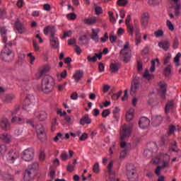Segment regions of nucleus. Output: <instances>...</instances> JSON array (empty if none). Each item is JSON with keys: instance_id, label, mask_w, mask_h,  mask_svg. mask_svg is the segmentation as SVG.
<instances>
[{"instance_id": "1", "label": "nucleus", "mask_w": 181, "mask_h": 181, "mask_svg": "<svg viewBox=\"0 0 181 181\" xmlns=\"http://www.w3.org/2000/svg\"><path fill=\"white\" fill-rule=\"evenodd\" d=\"M133 124H130L129 125L124 124L122 127V131L120 134V147L122 148L123 150L120 152V159H125V156H127V153L129 152L131 150V144H127V142L124 141L125 138H129L131 135V129L132 128Z\"/></svg>"}, {"instance_id": "2", "label": "nucleus", "mask_w": 181, "mask_h": 181, "mask_svg": "<svg viewBox=\"0 0 181 181\" xmlns=\"http://www.w3.org/2000/svg\"><path fill=\"white\" fill-rule=\"evenodd\" d=\"M53 87H54V78L50 76V75H46L42 80V85L40 90L45 94H49L53 91Z\"/></svg>"}, {"instance_id": "3", "label": "nucleus", "mask_w": 181, "mask_h": 181, "mask_svg": "<svg viewBox=\"0 0 181 181\" xmlns=\"http://www.w3.org/2000/svg\"><path fill=\"white\" fill-rule=\"evenodd\" d=\"M4 48L2 49L1 53V58L3 62H12L13 60L14 54L12 50L9 49V46H12V42H8V43L4 44Z\"/></svg>"}, {"instance_id": "4", "label": "nucleus", "mask_w": 181, "mask_h": 181, "mask_svg": "<svg viewBox=\"0 0 181 181\" xmlns=\"http://www.w3.org/2000/svg\"><path fill=\"white\" fill-rule=\"evenodd\" d=\"M39 163L37 162L33 163V164L28 165V168L24 173V180L25 181H33L35 179V171L38 169Z\"/></svg>"}, {"instance_id": "5", "label": "nucleus", "mask_w": 181, "mask_h": 181, "mask_svg": "<svg viewBox=\"0 0 181 181\" xmlns=\"http://www.w3.org/2000/svg\"><path fill=\"white\" fill-rule=\"evenodd\" d=\"M27 124H30V125H31V127H35L36 132H37L39 139L40 141H45L46 132L45 131V127H43V125L36 124L35 119L27 120Z\"/></svg>"}, {"instance_id": "6", "label": "nucleus", "mask_w": 181, "mask_h": 181, "mask_svg": "<svg viewBox=\"0 0 181 181\" xmlns=\"http://www.w3.org/2000/svg\"><path fill=\"white\" fill-rule=\"evenodd\" d=\"M121 56L124 58L125 63H128L131 59V49L129 48V42H126L123 48L120 51Z\"/></svg>"}, {"instance_id": "7", "label": "nucleus", "mask_w": 181, "mask_h": 181, "mask_svg": "<svg viewBox=\"0 0 181 181\" xmlns=\"http://www.w3.org/2000/svg\"><path fill=\"white\" fill-rule=\"evenodd\" d=\"M34 151L32 148H27L23 151L22 159L25 162H30L33 159Z\"/></svg>"}, {"instance_id": "8", "label": "nucleus", "mask_w": 181, "mask_h": 181, "mask_svg": "<svg viewBox=\"0 0 181 181\" xmlns=\"http://www.w3.org/2000/svg\"><path fill=\"white\" fill-rule=\"evenodd\" d=\"M18 158H19V153L13 150L10 151L6 156V159L9 163H15V160Z\"/></svg>"}, {"instance_id": "9", "label": "nucleus", "mask_w": 181, "mask_h": 181, "mask_svg": "<svg viewBox=\"0 0 181 181\" xmlns=\"http://www.w3.org/2000/svg\"><path fill=\"white\" fill-rule=\"evenodd\" d=\"M114 166V162L110 161L107 165V173L109 177L107 181H115V171L112 170V167Z\"/></svg>"}, {"instance_id": "10", "label": "nucleus", "mask_w": 181, "mask_h": 181, "mask_svg": "<svg viewBox=\"0 0 181 181\" xmlns=\"http://www.w3.org/2000/svg\"><path fill=\"white\" fill-rule=\"evenodd\" d=\"M34 106H35V103L30 101V98H29V96H27L25 100H24V103L23 105V110L29 112L30 111L31 109L33 108Z\"/></svg>"}, {"instance_id": "11", "label": "nucleus", "mask_w": 181, "mask_h": 181, "mask_svg": "<svg viewBox=\"0 0 181 181\" xmlns=\"http://www.w3.org/2000/svg\"><path fill=\"white\" fill-rule=\"evenodd\" d=\"M158 86L160 87L158 93L160 94L161 98H163V100H165V98H166V83L163 81H160L158 83Z\"/></svg>"}, {"instance_id": "12", "label": "nucleus", "mask_w": 181, "mask_h": 181, "mask_svg": "<svg viewBox=\"0 0 181 181\" xmlns=\"http://www.w3.org/2000/svg\"><path fill=\"white\" fill-rule=\"evenodd\" d=\"M149 124H151V121L147 117H141L139 121V127H140L141 129L148 128V127H149Z\"/></svg>"}, {"instance_id": "13", "label": "nucleus", "mask_w": 181, "mask_h": 181, "mask_svg": "<svg viewBox=\"0 0 181 181\" xmlns=\"http://www.w3.org/2000/svg\"><path fill=\"white\" fill-rule=\"evenodd\" d=\"M0 127L3 131H8L11 129V123L6 118H2L0 122Z\"/></svg>"}, {"instance_id": "14", "label": "nucleus", "mask_w": 181, "mask_h": 181, "mask_svg": "<svg viewBox=\"0 0 181 181\" xmlns=\"http://www.w3.org/2000/svg\"><path fill=\"white\" fill-rule=\"evenodd\" d=\"M174 4L175 15L179 16L180 15L181 3L180 0H171Z\"/></svg>"}, {"instance_id": "15", "label": "nucleus", "mask_w": 181, "mask_h": 181, "mask_svg": "<svg viewBox=\"0 0 181 181\" xmlns=\"http://www.w3.org/2000/svg\"><path fill=\"white\" fill-rule=\"evenodd\" d=\"M49 43L52 49H57L59 47V38L56 36H49Z\"/></svg>"}, {"instance_id": "16", "label": "nucleus", "mask_w": 181, "mask_h": 181, "mask_svg": "<svg viewBox=\"0 0 181 181\" xmlns=\"http://www.w3.org/2000/svg\"><path fill=\"white\" fill-rule=\"evenodd\" d=\"M148 22H149V13H144L141 18V26H143V28H146V26H148Z\"/></svg>"}, {"instance_id": "17", "label": "nucleus", "mask_w": 181, "mask_h": 181, "mask_svg": "<svg viewBox=\"0 0 181 181\" xmlns=\"http://www.w3.org/2000/svg\"><path fill=\"white\" fill-rule=\"evenodd\" d=\"M50 33V36H56V28L53 25H48L44 28V35H47Z\"/></svg>"}, {"instance_id": "18", "label": "nucleus", "mask_w": 181, "mask_h": 181, "mask_svg": "<svg viewBox=\"0 0 181 181\" xmlns=\"http://www.w3.org/2000/svg\"><path fill=\"white\" fill-rule=\"evenodd\" d=\"M79 124L81 125H86V124L90 125V124H91V119L88 114H86L81 118Z\"/></svg>"}, {"instance_id": "19", "label": "nucleus", "mask_w": 181, "mask_h": 181, "mask_svg": "<svg viewBox=\"0 0 181 181\" xmlns=\"http://www.w3.org/2000/svg\"><path fill=\"white\" fill-rule=\"evenodd\" d=\"M8 31L5 27H0V34L1 35L2 40L4 44L9 43L8 42V37L6 36Z\"/></svg>"}, {"instance_id": "20", "label": "nucleus", "mask_w": 181, "mask_h": 181, "mask_svg": "<svg viewBox=\"0 0 181 181\" xmlns=\"http://www.w3.org/2000/svg\"><path fill=\"white\" fill-rule=\"evenodd\" d=\"M83 74L84 73L81 70L76 71V72L73 75L75 81H76V83H78L80 80H81V78H83Z\"/></svg>"}, {"instance_id": "21", "label": "nucleus", "mask_w": 181, "mask_h": 181, "mask_svg": "<svg viewBox=\"0 0 181 181\" xmlns=\"http://www.w3.org/2000/svg\"><path fill=\"white\" fill-rule=\"evenodd\" d=\"M100 33V29L96 28L92 29V34L90 35V39H92V40H94V42H98V33Z\"/></svg>"}, {"instance_id": "22", "label": "nucleus", "mask_w": 181, "mask_h": 181, "mask_svg": "<svg viewBox=\"0 0 181 181\" xmlns=\"http://www.w3.org/2000/svg\"><path fill=\"white\" fill-rule=\"evenodd\" d=\"M127 179L129 181H137L138 180V173L134 171L130 173H127Z\"/></svg>"}, {"instance_id": "23", "label": "nucleus", "mask_w": 181, "mask_h": 181, "mask_svg": "<svg viewBox=\"0 0 181 181\" xmlns=\"http://www.w3.org/2000/svg\"><path fill=\"white\" fill-rule=\"evenodd\" d=\"M15 28L18 31V33H23L25 32V27H23V24L20 21H16L15 23Z\"/></svg>"}, {"instance_id": "24", "label": "nucleus", "mask_w": 181, "mask_h": 181, "mask_svg": "<svg viewBox=\"0 0 181 181\" xmlns=\"http://www.w3.org/2000/svg\"><path fill=\"white\" fill-rule=\"evenodd\" d=\"M85 25H95L97 23V17L86 18L83 20Z\"/></svg>"}, {"instance_id": "25", "label": "nucleus", "mask_w": 181, "mask_h": 181, "mask_svg": "<svg viewBox=\"0 0 181 181\" xmlns=\"http://www.w3.org/2000/svg\"><path fill=\"white\" fill-rule=\"evenodd\" d=\"M158 46L165 52H168V50H169V47H170V43L169 41H162L158 43Z\"/></svg>"}, {"instance_id": "26", "label": "nucleus", "mask_w": 181, "mask_h": 181, "mask_svg": "<svg viewBox=\"0 0 181 181\" xmlns=\"http://www.w3.org/2000/svg\"><path fill=\"white\" fill-rule=\"evenodd\" d=\"M139 88V82L137 80H134L132 83L131 94H134L136 90Z\"/></svg>"}, {"instance_id": "27", "label": "nucleus", "mask_w": 181, "mask_h": 181, "mask_svg": "<svg viewBox=\"0 0 181 181\" xmlns=\"http://www.w3.org/2000/svg\"><path fill=\"white\" fill-rule=\"evenodd\" d=\"M35 116L39 119V121H45L47 118V114L46 112H40V113H35Z\"/></svg>"}, {"instance_id": "28", "label": "nucleus", "mask_w": 181, "mask_h": 181, "mask_svg": "<svg viewBox=\"0 0 181 181\" xmlns=\"http://www.w3.org/2000/svg\"><path fill=\"white\" fill-rule=\"evenodd\" d=\"M152 122L154 125H160V122L163 121L162 116L158 115V116H154L152 117Z\"/></svg>"}, {"instance_id": "29", "label": "nucleus", "mask_w": 181, "mask_h": 181, "mask_svg": "<svg viewBox=\"0 0 181 181\" xmlns=\"http://www.w3.org/2000/svg\"><path fill=\"white\" fill-rule=\"evenodd\" d=\"M11 136L8 133H4L0 136V139L6 144H9V142H11Z\"/></svg>"}, {"instance_id": "30", "label": "nucleus", "mask_w": 181, "mask_h": 181, "mask_svg": "<svg viewBox=\"0 0 181 181\" xmlns=\"http://www.w3.org/2000/svg\"><path fill=\"white\" fill-rule=\"evenodd\" d=\"M134 112H135V110L134 108H130L127 112L126 113V119L127 121H132V119L134 118Z\"/></svg>"}, {"instance_id": "31", "label": "nucleus", "mask_w": 181, "mask_h": 181, "mask_svg": "<svg viewBox=\"0 0 181 181\" xmlns=\"http://www.w3.org/2000/svg\"><path fill=\"white\" fill-rule=\"evenodd\" d=\"M97 57L99 59V60L100 59H102L103 58V53H100V54L95 53V56H93L92 57H91V56L89 55V56H88V62H97Z\"/></svg>"}, {"instance_id": "32", "label": "nucleus", "mask_w": 181, "mask_h": 181, "mask_svg": "<svg viewBox=\"0 0 181 181\" xmlns=\"http://www.w3.org/2000/svg\"><path fill=\"white\" fill-rule=\"evenodd\" d=\"M170 162V157L168 156V153H165L163 156V168H168V166H169Z\"/></svg>"}, {"instance_id": "33", "label": "nucleus", "mask_w": 181, "mask_h": 181, "mask_svg": "<svg viewBox=\"0 0 181 181\" xmlns=\"http://www.w3.org/2000/svg\"><path fill=\"white\" fill-rule=\"evenodd\" d=\"M13 98H15V95L13 94H8L4 96L3 101L6 104H9V103H12Z\"/></svg>"}, {"instance_id": "34", "label": "nucleus", "mask_w": 181, "mask_h": 181, "mask_svg": "<svg viewBox=\"0 0 181 181\" xmlns=\"http://www.w3.org/2000/svg\"><path fill=\"white\" fill-rule=\"evenodd\" d=\"M118 70H119V64L112 63L110 64V71L112 73H118Z\"/></svg>"}, {"instance_id": "35", "label": "nucleus", "mask_w": 181, "mask_h": 181, "mask_svg": "<svg viewBox=\"0 0 181 181\" xmlns=\"http://www.w3.org/2000/svg\"><path fill=\"white\" fill-rule=\"evenodd\" d=\"M50 71V66L45 65L43 66L42 69L38 73L40 76H43V74H46V73H49Z\"/></svg>"}, {"instance_id": "36", "label": "nucleus", "mask_w": 181, "mask_h": 181, "mask_svg": "<svg viewBox=\"0 0 181 181\" xmlns=\"http://www.w3.org/2000/svg\"><path fill=\"white\" fill-rule=\"evenodd\" d=\"M126 169L127 170V173H132V172H136V168L135 165H134V164H127Z\"/></svg>"}, {"instance_id": "37", "label": "nucleus", "mask_w": 181, "mask_h": 181, "mask_svg": "<svg viewBox=\"0 0 181 181\" xmlns=\"http://www.w3.org/2000/svg\"><path fill=\"white\" fill-rule=\"evenodd\" d=\"M173 109V100L169 101L165 105V114H168L170 110Z\"/></svg>"}, {"instance_id": "38", "label": "nucleus", "mask_w": 181, "mask_h": 181, "mask_svg": "<svg viewBox=\"0 0 181 181\" xmlns=\"http://www.w3.org/2000/svg\"><path fill=\"white\" fill-rule=\"evenodd\" d=\"M119 108L118 107H115L113 110V118H115V119H116V121H118L119 118Z\"/></svg>"}, {"instance_id": "39", "label": "nucleus", "mask_w": 181, "mask_h": 181, "mask_svg": "<svg viewBox=\"0 0 181 181\" xmlns=\"http://www.w3.org/2000/svg\"><path fill=\"white\" fill-rule=\"evenodd\" d=\"M126 26L127 28V32L130 36H134V25H132V24H127Z\"/></svg>"}, {"instance_id": "40", "label": "nucleus", "mask_w": 181, "mask_h": 181, "mask_svg": "<svg viewBox=\"0 0 181 181\" xmlns=\"http://www.w3.org/2000/svg\"><path fill=\"white\" fill-rule=\"evenodd\" d=\"M181 57V53L178 52L176 56L174 58V62L175 63V66H180V64L179 63Z\"/></svg>"}, {"instance_id": "41", "label": "nucleus", "mask_w": 181, "mask_h": 181, "mask_svg": "<svg viewBox=\"0 0 181 181\" xmlns=\"http://www.w3.org/2000/svg\"><path fill=\"white\" fill-rule=\"evenodd\" d=\"M60 159L63 161L67 160L69 159V154L66 151H63L60 155Z\"/></svg>"}, {"instance_id": "42", "label": "nucleus", "mask_w": 181, "mask_h": 181, "mask_svg": "<svg viewBox=\"0 0 181 181\" xmlns=\"http://www.w3.org/2000/svg\"><path fill=\"white\" fill-rule=\"evenodd\" d=\"M66 18L69 19V21H74L76 19L77 15H76L74 13H70L66 15Z\"/></svg>"}, {"instance_id": "43", "label": "nucleus", "mask_w": 181, "mask_h": 181, "mask_svg": "<svg viewBox=\"0 0 181 181\" xmlns=\"http://www.w3.org/2000/svg\"><path fill=\"white\" fill-rule=\"evenodd\" d=\"M170 73H171L170 66H168L164 69L163 74L164 76H165V77H169V76H170Z\"/></svg>"}, {"instance_id": "44", "label": "nucleus", "mask_w": 181, "mask_h": 181, "mask_svg": "<svg viewBox=\"0 0 181 181\" xmlns=\"http://www.w3.org/2000/svg\"><path fill=\"white\" fill-rule=\"evenodd\" d=\"M11 122L13 124L17 122L18 124H22V118L13 116L11 119Z\"/></svg>"}, {"instance_id": "45", "label": "nucleus", "mask_w": 181, "mask_h": 181, "mask_svg": "<svg viewBox=\"0 0 181 181\" xmlns=\"http://www.w3.org/2000/svg\"><path fill=\"white\" fill-rule=\"evenodd\" d=\"M27 56L28 57H29L30 64H33V63L35 62V60H36V58L35 57V56L32 54V52L28 54Z\"/></svg>"}, {"instance_id": "46", "label": "nucleus", "mask_w": 181, "mask_h": 181, "mask_svg": "<svg viewBox=\"0 0 181 181\" xmlns=\"http://www.w3.org/2000/svg\"><path fill=\"white\" fill-rule=\"evenodd\" d=\"M144 78H146L147 80L152 79V77H153V75L149 74V71H146L143 75Z\"/></svg>"}, {"instance_id": "47", "label": "nucleus", "mask_w": 181, "mask_h": 181, "mask_svg": "<svg viewBox=\"0 0 181 181\" xmlns=\"http://www.w3.org/2000/svg\"><path fill=\"white\" fill-rule=\"evenodd\" d=\"M121 94H122V90L119 91L118 93H114L112 95V98L115 100H117L119 98V97H121Z\"/></svg>"}, {"instance_id": "48", "label": "nucleus", "mask_w": 181, "mask_h": 181, "mask_svg": "<svg viewBox=\"0 0 181 181\" xmlns=\"http://www.w3.org/2000/svg\"><path fill=\"white\" fill-rule=\"evenodd\" d=\"M166 25L168 26L169 30H175V26H173V24H172V22L170 21H167Z\"/></svg>"}, {"instance_id": "49", "label": "nucleus", "mask_w": 181, "mask_h": 181, "mask_svg": "<svg viewBox=\"0 0 181 181\" xmlns=\"http://www.w3.org/2000/svg\"><path fill=\"white\" fill-rule=\"evenodd\" d=\"M33 46L35 52H39V50H40V47L39 46V45H37V42L35 41V40H33Z\"/></svg>"}, {"instance_id": "50", "label": "nucleus", "mask_w": 181, "mask_h": 181, "mask_svg": "<svg viewBox=\"0 0 181 181\" xmlns=\"http://www.w3.org/2000/svg\"><path fill=\"white\" fill-rule=\"evenodd\" d=\"M128 4L127 0H118L117 1V5L119 6H125Z\"/></svg>"}, {"instance_id": "51", "label": "nucleus", "mask_w": 181, "mask_h": 181, "mask_svg": "<svg viewBox=\"0 0 181 181\" xmlns=\"http://www.w3.org/2000/svg\"><path fill=\"white\" fill-rule=\"evenodd\" d=\"M110 114H111V112H110V110H104L102 112V117L103 118H107V117H108V115H110Z\"/></svg>"}, {"instance_id": "52", "label": "nucleus", "mask_w": 181, "mask_h": 181, "mask_svg": "<svg viewBox=\"0 0 181 181\" xmlns=\"http://www.w3.org/2000/svg\"><path fill=\"white\" fill-rule=\"evenodd\" d=\"M93 170L94 173H98V172H100V165L98 163L94 164Z\"/></svg>"}, {"instance_id": "53", "label": "nucleus", "mask_w": 181, "mask_h": 181, "mask_svg": "<svg viewBox=\"0 0 181 181\" xmlns=\"http://www.w3.org/2000/svg\"><path fill=\"white\" fill-rule=\"evenodd\" d=\"M155 62H156L157 63H159V59H156L155 61L151 62V66L150 69V71L151 73H153V71H155Z\"/></svg>"}, {"instance_id": "54", "label": "nucleus", "mask_w": 181, "mask_h": 181, "mask_svg": "<svg viewBox=\"0 0 181 181\" xmlns=\"http://www.w3.org/2000/svg\"><path fill=\"white\" fill-rule=\"evenodd\" d=\"M165 168L166 167H163V165H162L161 166H158L155 170L156 175H157V176H159V175H160V169H165Z\"/></svg>"}, {"instance_id": "55", "label": "nucleus", "mask_w": 181, "mask_h": 181, "mask_svg": "<svg viewBox=\"0 0 181 181\" xmlns=\"http://www.w3.org/2000/svg\"><path fill=\"white\" fill-rule=\"evenodd\" d=\"M156 37H160L163 36V31L162 30H158L154 33Z\"/></svg>"}, {"instance_id": "56", "label": "nucleus", "mask_w": 181, "mask_h": 181, "mask_svg": "<svg viewBox=\"0 0 181 181\" xmlns=\"http://www.w3.org/2000/svg\"><path fill=\"white\" fill-rule=\"evenodd\" d=\"M95 11L96 15H101V13H103V8L100 6H96L95 8Z\"/></svg>"}, {"instance_id": "57", "label": "nucleus", "mask_w": 181, "mask_h": 181, "mask_svg": "<svg viewBox=\"0 0 181 181\" xmlns=\"http://www.w3.org/2000/svg\"><path fill=\"white\" fill-rule=\"evenodd\" d=\"M66 86H67V82L58 85L59 91H62L64 88H66Z\"/></svg>"}, {"instance_id": "58", "label": "nucleus", "mask_w": 181, "mask_h": 181, "mask_svg": "<svg viewBox=\"0 0 181 181\" xmlns=\"http://www.w3.org/2000/svg\"><path fill=\"white\" fill-rule=\"evenodd\" d=\"M4 152H6V146L0 144V155L1 153H4Z\"/></svg>"}, {"instance_id": "59", "label": "nucleus", "mask_w": 181, "mask_h": 181, "mask_svg": "<svg viewBox=\"0 0 181 181\" xmlns=\"http://www.w3.org/2000/svg\"><path fill=\"white\" fill-rule=\"evenodd\" d=\"M87 138H88V134H87V133H83L81 134L79 139H80V141H86V139H87Z\"/></svg>"}, {"instance_id": "60", "label": "nucleus", "mask_w": 181, "mask_h": 181, "mask_svg": "<svg viewBox=\"0 0 181 181\" xmlns=\"http://www.w3.org/2000/svg\"><path fill=\"white\" fill-rule=\"evenodd\" d=\"M107 40H108V33H105V36L100 38V42H102V43H104L105 42H107Z\"/></svg>"}, {"instance_id": "61", "label": "nucleus", "mask_w": 181, "mask_h": 181, "mask_svg": "<svg viewBox=\"0 0 181 181\" xmlns=\"http://www.w3.org/2000/svg\"><path fill=\"white\" fill-rule=\"evenodd\" d=\"M22 132H23V131L21 129H16L14 131V134L19 136V135H22Z\"/></svg>"}, {"instance_id": "62", "label": "nucleus", "mask_w": 181, "mask_h": 181, "mask_svg": "<svg viewBox=\"0 0 181 181\" xmlns=\"http://www.w3.org/2000/svg\"><path fill=\"white\" fill-rule=\"evenodd\" d=\"M175 129H176V127L171 125L169 127L168 134L170 135V134H173L175 132Z\"/></svg>"}, {"instance_id": "63", "label": "nucleus", "mask_w": 181, "mask_h": 181, "mask_svg": "<svg viewBox=\"0 0 181 181\" xmlns=\"http://www.w3.org/2000/svg\"><path fill=\"white\" fill-rule=\"evenodd\" d=\"M73 33L71 30H69L67 32L64 33L63 38L66 39V37H70V35Z\"/></svg>"}, {"instance_id": "64", "label": "nucleus", "mask_w": 181, "mask_h": 181, "mask_svg": "<svg viewBox=\"0 0 181 181\" xmlns=\"http://www.w3.org/2000/svg\"><path fill=\"white\" fill-rule=\"evenodd\" d=\"M173 48L174 49H177L178 46H179V40H177V38H175L173 41Z\"/></svg>"}]
</instances>
